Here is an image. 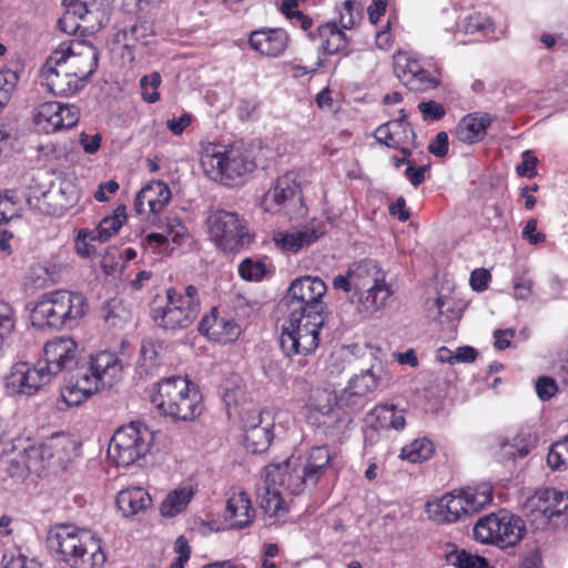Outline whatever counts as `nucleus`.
<instances>
[{
    "label": "nucleus",
    "instance_id": "nucleus-60",
    "mask_svg": "<svg viewBox=\"0 0 568 568\" xmlns=\"http://www.w3.org/2000/svg\"><path fill=\"white\" fill-rule=\"evenodd\" d=\"M417 108L425 121H438L446 114L444 105L433 100L419 102Z\"/></svg>",
    "mask_w": 568,
    "mask_h": 568
},
{
    "label": "nucleus",
    "instance_id": "nucleus-56",
    "mask_svg": "<svg viewBox=\"0 0 568 568\" xmlns=\"http://www.w3.org/2000/svg\"><path fill=\"white\" fill-rule=\"evenodd\" d=\"M241 396H243L241 388L226 389L223 394V403L231 423H236V417L241 416V410L239 409V397Z\"/></svg>",
    "mask_w": 568,
    "mask_h": 568
},
{
    "label": "nucleus",
    "instance_id": "nucleus-28",
    "mask_svg": "<svg viewBox=\"0 0 568 568\" xmlns=\"http://www.w3.org/2000/svg\"><path fill=\"white\" fill-rule=\"evenodd\" d=\"M346 29H342L341 26H337L335 22H327L321 24L316 32H308V38L314 41L316 38L322 40L321 49L325 54L333 55L339 52H344V55L347 57L348 52L346 51L351 40L345 33Z\"/></svg>",
    "mask_w": 568,
    "mask_h": 568
},
{
    "label": "nucleus",
    "instance_id": "nucleus-6",
    "mask_svg": "<svg viewBox=\"0 0 568 568\" xmlns=\"http://www.w3.org/2000/svg\"><path fill=\"white\" fill-rule=\"evenodd\" d=\"M152 403L173 422H193L203 410L202 396L197 388L182 377H169L158 384Z\"/></svg>",
    "mask_w": 568,
    "mask_h": 568
},
{
    "label": "nucleus",
    "instance_id": "nucleus-20",
    "mask_svg": "<svg viewBox=\"0 0 568 568\" xmlns=\"http://www.w3.org/2000/svg\"><path fill=\"white\" fill-rule=\"evenodd\" d=\"M171 190L162 181H152L141 189L134 200V209L140 215L156 216L170 202Z\"/></svg>",
    "mask_w": 568,
    "mask_h": 568
},
{
    "label": "nucleus",
    "instance_id": "nucleus-7",
    "mask_svg": "<svg viewBox=\"0 0 568 568\" xmlns=\"http://www.w3.org/2000/svg\"><path fill=\"white\" fill-rule=\"evenodd\" d=\"M81 293L58 290L44 294L32 310V324L39 327H73L87 312Z\"/></svg>",
    "mask_w": 568,
    "mask_h": 568
},
{
    "label": "nucleus",
    "instance_id": "nucleus-30",
    "mask_svg": "<svg viewBox=\"0 0 568 568\" xmlns=\"http://www.w3.org/2000/svg\"><path fill=\"white\" fill-rule=\"evenodd\" d=\"M116 505L124 517H132L151 507L152 498L142 487H129L119 491Z\"/></svg>",
    "mask_w": 568,
    "mask_h": 568
},
{
    "label": "nucleus",
    "instance_id": "nucleus-62",
    "mask_svg": "<svg viewBox=\"0 0 568 568\" xmlns=\"http://www.w3.org/2000/svg\"><path fill=\"white\" fill-rule=\"evenodd\" d=\"M537 158L530 150L521 154V162L517 165L516 172L519 176L534 178L537 175Z\"/></svg>",
    "mask_w": 568,
    "mask_h": 568
},
{
    "label": "nucleus",
    "instance_id": "nucleus-50",
    "mask_svg": "<svg viewBox=\"0 0 568 568\" xmlns=\"http://www.w3.org/2000/svg\"><path fill=\"white\" fill-rule=\"evenodd\" d=\"M162 82L159 72H152L150 75H143L140 79L142 99L148 103H155L160 100V92L158 91Z\"/></svg>",
    "mask_w": 568,
    "mask_h": 568
},
{
    "label": "nucleus",
    "instance_id": "nucleus-27",
    "mask_svg": "<svg viewBox=\"0 0 568 568\" xmlns=\"http://www.w3.org/2000/svg\"><path fill=\"white\" fill-rule=\"evenodd\" d=\"M255 510L248 495L241 489H232L226 500V519L234 528H246L252 525Z\"/></svg>",
    "mask_w": 568,
    "mask_h": 568
},
{
    "label": "nucleus",
    "instance_id": "nucleus-40",
    "mask_svg": "<svg viewBox=\"0 0 568 568\" xmlns=\"http://www.w3.org/2000/svg\"><path fill=\"white\" fill-rule=\"evenodd\" d=\"M60 110L61 103L57 101H50L40 104L34 114V121L37 125L41 126L47 132H54L55 125H58L60 121L57 120Z\"/></svg>",
    "mask_w": 568,
    "mask_h": 568
},
{
    "label": "nucleus",
    "instance_id": "nucleus-51",
    "mask_svg": "<svg viewBox=\"0 0 568 568\" xmlns=\"http://www.w3.org/2000/svg\"><path fill=\"white\" fill-rule=\"evenodd\" d=\"M159 366L156 346L152 342H143L140 348L139 368L145 374H153Z\"/></svg>",
    "mask_w": 568,
    "mask_h": 568
},
{
    "label": "nucleus",
    "instance_id": "nucleus-49",
    "mask_svg": "<svg viewBox=\"0 0 568 568\" xmlns=\"http://www.w3.org/2000/svg\"><path fill=\"white\" fill-rule=\"evenodd\" d=\"M515 443L503 444L501 449L504 456L509 458L526 457L530 450L535 447V439L530 436L525 437L523 434L516 436Z\"/></svg>",
    "mask_w": 568,
    "mask_h": 568
},
{
    "label": "nucleus",
    "instance_id": "nucleus-8",
    "mask_svg": "<svg viewBox=\"0 0 568 568\" xmlns=\"http://www.w3.org/2000/svg\"><path fill=\"white\" fill-rule=\"evenodd\" d=\"M525 531V521L505 509L479 518L474 526L476 540L496 545L499 548L516 546L523 539Z\"/></svg>",
    "mask_w": 568,
    "mask_h": 568
},
{
    "label": "nucleus",
    "instance_id": "nucleus-10",
    "mask_svg": "<svg viewBox=\"0 0 568 568\" xmlns=\"http://www.w3.org/2000/svg\"><path fill=\"white\" fill-rule=\"evenodd\" d=\"M206 223L212 241L223 251H237L251 243L246 222L235 212L212 211Z\"/></svg>",
    "mask_w": 568,
    "mask_h": 568
},
{
    "label": "nucleus",
    "instance_id": "nucleus-38",
    "mask_svg": "<svg viewBox=\"0 0 568 568\" xmlns=\"http://www.w3.org/2000/svg\"><path fill=\"white\" fill-rule=\"evenodd\" d=\"M422 67L420 61L409 52L398 51L394 54V72L402 83L414 77Z\"/></svg>",
    "mask_w": 568,
    "mask_h": 568
},
{
    "label": "nucleus",
    "instance_id": "nucleus-33",
    "mask_svg": "<svg viewBox=\"0 0 568 568\" xmlns=\"http://www.w3.org/2000/svg\"><path fill=\"white\" fill-rule=\"evenodd\" d=\"M194 496L191 486L179 487L168 494L161 504V514L164 517L173 518L187 507Z\"/></svg>",
    "mask_w": 568,
    "mask_h": 568
},
{
    "label": "nucleus",
    "instance_id": "nucleus-47",
    "mask_svg": "<svg viewBox=\"0 0 568 568\" xmlns=\"http://www.w3.org/2000/svg\"><path fill=\"white\" fill-rule=\"evenodd\" d=\"M160 229L165 235H168L169 241H172L178 245L182 244L189 236L187 229L176 215L166 216L165 222L160 226Z\"/></svg>",
    "mask_w": 568,
    "mask_h": 568
},
{
    "label": "nucleus",
    "instance_id": "nucleus-1",
    "mask_svg": "<svg viewBox=\"0 0 568 568\" xmlns=\"http://www.w3.org/2000/svg\"><path fill=\"white\" fill-rule=\"evenodd\" d=\"M326 284L320 277L303 276L294 280L282 303L287 317L282 325L280 344L287 357L312 354L320 343L324 324L322 301Z\"/></svg>",
    "mask_w": 568,
    "mask_h": 568
},
{
    "label": "nucleus",
    "instance_id": "nucleus-53",
    "mask_svg": "<svg viewBox=\"0 0 568 568\" xmlns=\"http://www.w3.org/2000/svg\"><path fill=\"white\" fill-rule=\"evenodd\" d=\"M8 475L16 480H24L30 473L21 452L6 460Z\"/></svg>",
    "mask_w": 568,
    "mask_h": 568
},
{
    "label": "nucleus",
    "instance_id": "nucleus-22",
    "mask_svg": "<svg viewBox=\"0 0 568 568\" xmlns=\"http://www.w3.org/2000/svg\"><path fill=\"white\" fill-rule=\"evenodd\" d=\"M379 386V381L373 369L355 375L339 394V403L345 407L362 405L364 399L373 395Z\"/></svg>",
    "mask_w": 568,
    "mask_h": 568
},
{
    "label": "nucleus",
    "instance_id": "nucleus-24",
    "mask_svg": "<svg viewBox=\"0 0 568 568\" xmlns=\"http://www.w3.org/2000/svg\"><path fill=\"white\" fill-rule=\"evenodd\" d=\"M290 37L282 28L260 29L251 32L250 47L263 55L276 58L286 50Z\"/></svg>",
    "mask_w": 568,
    "mask_h": 568
},
{
    "label": "nucleus",
    "instance_id": "nucleus-32",
    "mask_svg": "<svg viewBox=\"0 0 568 568\" xmlns=\"http://www.w3.org/2000/svg\"><path fill=\"white\" fill-rule=\"evenodd\" d=\"M459 490L464 499V506L466 507L468 516L483 510L493 501V486L488 483H481L476 486H467Z\"/></svg>",
    "mask_w": 568,
    "mask_h": 568
},
{
    "label": "nucleus",
    "instance_id": "nucleus-45",
    "mask_svg": "<svg viewBox=\"0 0 568 568\" xmlns=\"http://www.w3.org/2000/svg\"><path fill=\"white\" fill-rule=\"evenodd\" d=\"M433 444L426 438L416 439L410 445L402 448L400 458L407 459L412 463H418L427 459L433 454Z\"/></svg>",
    "mask_w": 568,
    "mask_h": 568
},
{
    "label": "nucleus",
    "instance_id": "nucleus-42",
    "mask_svg": "<svg viewBox=\"0 0 568 568\" xmlns=\"http://www.w3.org/2000/svg\"><path fill=\"white\" fill-rule=\"evenodd\" d=\"M271 271L267 268L265 258L246 257L239 265V274L245 281L258 282Z\"/></svg>",
    "mask_w": 568,
    "mask_h": 568
},
{
    "label": "nucleus",
    "instance_id": "nucleus-48",
    "mask_svg": "<svg viewBox=\"0 0 568 568\" xmlns=\"http://www.w3.org/2000/svg\"><path fill=\"white\" fill-rule=\"evenodd\" d=\"M403 84L412 91H427L439 84V78L422 67L414 77L407 79Z\"/></svg>",
    "mask_w": 568,
    "mask_h": 568
},
{
    "label": "nucleus",
    "instance_id": "nucleus-43",
    "mask_svg": "<svg viewBox=\"0 0 568 568\" xmlns=\"http://www.w3.org/2000/svg\"><path fill=\"white\" fill-rule=\"evenodd\" d=\"M44 196L54 200V212H63L78 200L74 186L71 183H61L58 190H50Z\"/></svg>",
    "mask_w": 568,
    "mask_h": 568
},
{
    "label": "nucleus",
    "instance_id": "nucleus-34",
    "mask_svg": "<svg viewBox=\"0 0 568 568\" xmlns=\"http://www.w3.org/2000/svg\"><path fill=\"white\" fill-rule=\"evenodd\" d=\"M260 507L271 517H282L287 513L281 493L272 483L265 479L264 486L258 491Z\"/></svg>",
    "mask_w": 568,
    "mask_h": 568
},
{
    "label": "nucleus",
    "instance_id": "nucleus-37",
    "mask_svg": "<svg viewBox=\"0 0 568 568\" xmlns=\"http://www.w3.org/2000/svg\"><path fill=\"white\" fill-rule=\"evenodd\" d=\"M273 439L272 428H245L244 445L253 454L267 450Z\"/></svg>",
    "mask_w": 568,
    "mask_h": 568
},
{
    "label": "nucleus",
    "instance_id": "nucleus-3",
    "mask_svg": "<svg viewBox=\"0 0 568 568\" xmlns=\"http://www.w3.org/2000/svg\"><path fill=\"white\" fill-rule=\"evenodd\" d=\"M123 374V363L115 353L102 351L90 355L87 363L77 367L61 390L62 399L78 405L100 388L112 387Z\"/></svg>",
    "mask_w": 568,
    "mask_h": 568
},
{
    "label": "nucleus",
    "instance_id": "nucleus-54",
    "mask_svg": "<svg viewBox=\"0 0 568 568\" xmlns=\"http://www.w3.org/2000/svg\"><path fill=\"white\" fill-rule=\"evenodd\" d=\"M3 568H42L41 564L34 559H29L22 555L19 550L7 551L2 556Z\"/></svg>",
    "mask_w": 568,
    "mask_h": 568
},
{
    "label": "nucleus",
    "instance_id": "nucleus-2",
    "mask_svg": "<svg viewBox=\"0 0 568 568\" xmlns=\"http://www.w3.org/2000/svg\"><path fill=\"white\" fill-rule=\"evenodd\" d=\"M333 454L326 445L314 446L305 457H290L283 463H272L264 469L266 480L300 495L314 487L331 466Z\"/></svg>",
    "mask_w": 568,
    "mask_h": 568
},
{
    "label": "nucleus",
    "instance_id": "nucleus-5",
    "mask_svg": "<svg viewBox=\"0 0 568 568\" xmlns=\"http://www.w3.org/2000/svg\"><path fill=\"white\" fill-rule=\"evenodd\" d=\"M201 311L199 290L194 285L184 287V292L168 288L164 297L156 296L151 304V318L165 331L184 329L191 326Z\"/></svg>",
    "mask_w": 568,
    "mask_h": 568
},
{
    "label": "nucleus",
    "instance_id": "nucleus-23",
    "mask_svg": "<svg viewBox=\"0 0 568 568\" xmlns=\"http://www.w3.org/2000/svg\"><path fill=\"white\" fill-rule=\"evenodd\" d=\"M44 84L48 90L60 97H71L83 89L77 75L70 73L64 67L50 64V57L42 69Z\"/></svg>",
    "mask_w": 568,
    "mask_h": 568
},
{
    "label": "nucleus",
    "instance_id": "nucleus-52",
    "mask_svg": "<svg viewBox=\"0 0 568 568\" xmlns=\"http://www.w3.org/2000/svg\"><path fill=\"white\" fill-rule=\"evenodd\" d=\"M104 320L111 326H122L129 320V312L121 305V303L112 301L104 306Z\"/></svg>",
    "mask_w": 568,
    "mask_h": 568
},
{
    "label": "nucleus",
    "instance_id": "nucleus-36",
    "mask_svg": "<svg viewBox=\"0 0 568 568\" xmlns=\"http://www.w3.org/2000/svg\"><path fill=\"white\" fill-rule=\"evenodd\" d=\"M369 426H404L405 417L403 410L396 406L384 404L376 406L368 415Z\"/></svg>",
    "mask_w": 568,
    "mask_h": 568
},
{
    "label": "nucleus",
    "instance_id": "nucleus-39",
    "mask_svg": "<svg viewBox=\"0 0 568 568\" xmlns=\"http://www.w3.org/2000/svg\"><path fill=\"white\" fill-rule=\"evenodd\" d=\"M338 23L342 29H353L363 17V6L359 1L345 0L336 7Z\"/></svg>",
    "mask_w": 568,
    "mask_h": 568
},
{
    "label": "nucleus",
    "instance_id": "nucleus-9",
    "mask_svg": "<svg viewBox=\"0 0 568 568\" xmlns=\"http://www.w3.org/2000/svg\"><path fill=\"white\" fill-rule=\"evenodd\" d=\"M201 165L210 179L232 186L237 179L254 170L255 162L246 152L231 148L223 152L207 150L201 158Z\"/></svg>",
    "mask_w": 568,
    "mask_h": 568
},
{
    "label": "nucleus",
    "instance_id": "nucleus-64",
    "mask_svg": "<svg viewBox=\"0 0 568 568\" xmlns=\"http://www.w3.org/2000/svg\"><path fill=\"white\" fill-rule=\"evenodd\" d=\"M14 312L11 305L0 300V331L11 334L14 328Z\"/></svg>",
    "mask_w": 568,
    "mask_h": 568
},
{
    "label": "nucleus",
    "instance_id": "nucleus-58",
    "mask_svg": "<svg viewBox=\"0 0 568 568\" xmlns=\"http://www.w3.org/2000/svg\"><path fill=\"white\" fill-rule=\"evenodd\" d=\"M454 565L457 568H488L486 558L465 550L456 555Z\"/></svg>",
    "mask_w": 568,
    "mask_h": 568
},
{
    "label": "nucleus",
    "instance_id": "nucleus-55",
    "mask_svg": "<svg viewBox=\"0 0 568 568\" xmlns=\"http://www.w3.org/2000/svg\"><path fill=\"white\" fill-rule=\"evenodd\" d=\"M547 464L554 470H564L568 468V454L566 448L556 442L550 446L547 455Z\"/></svg>",
    "mask_w": 568,
    "mask_h": 568
},
{
    "label": "nucleus",
    "instance_id": "nucleus-57",
    "mask_svg": "<svg viewBox=\"0 0 568 568\" xmlns=\"http://www.w3.org/2000/svg\"><path fill=\"white\" fill-rule=\"evenodd\" d=\"M80 119L79 108L74 104H63L61 103V110L58 113L59 121L58 125H55V131L61 129H69L74 126Z\"/></svg>",
    "mask_w": 568,
    "mask_h": 568
},
{
    "label": "nucleus",
    "instance_id": "nucleus-12",
    "mask_svg": "<svg viewBox=\"0 0 568 568\" xmlns=\"http://www.w3.org/2000/svg\"><path fill=\"white\" fill-rule=\"evenodd\" d=\"M151 428H116L111 437L108 453L119 466H130L143 457L154 440Z\"/></svg>",
    "mask_w": 568,
    "mask_h": 568
},
{
    "label": "nucleus",
    "instance_id": "nucleus-17",
    "mask_svg": "<svg viewBox=\"0 0 568 568\" xmlns=\"http://www.w3.org/2000/svg\"><path fill=\"white\" fill-rule=\"evenodd\" d=\"M384 280L385 274L375 261L363 260L354 263L345 275H336L333 278V287L349 294Z\"/></svg>",
    "mask_w": 568,
    "mask_h": 568
},
{
    "label": "nucleus",
    "instance_id": "nucleus-35",
    "mask_svg": "<svg viewBox=\"0 0 568 568\" xmlns=\"http://www.w3.org/2000/svg\"><path fill=\"white\" fill-rule=\"evenodd\" d=\"M152 33V28L146 21H136L130 28L120 29L114 34V42L121 43L132 54L135 43Z\"/></svg>",
    "mask_w": 568,
    "mask_h": 568
},
{
    "label": "nucleus",
    "instance_id": "nucleus-46",
    "mask_svg": "<svg viewBox=\"0 0 568 568\" xmlns=\"http://www.w3.org/2000/svg\"><path fill=\"white\" fill-rule=\"evenodd\" d=\"M393 149H398L405 144L415 145L416 133L410 124L404 120H392Z\"/></svg>",
    "mask_w": 568,
    "mask_h": 568
},
{
    "label": "nucleus",
    "instance_id": "nucleus-29",
    "mask_svg": "<svg viewBox=\"0 0 568 568\" xmlns=\"http://www.w3.org/2000/svg\"><path fill=\"white\" fill-rule=\"evenodd\" d=\"M322 234L315 225L308 224L298 230L280 232L274 240L281 248L296 253L317 241Z\"/></svg>",
    "mask_w": 568,
    "mask_h": 568
},
{
    "label": "nucleus",
    "instance_id": "nucleus-16",
    "mask_svg": "<svg viewBox=\"0 0 568 568\" xmlns=\"http://www.w3.org/2000/svg\"><path fill=\"white\" fill-rule=\"evenodd\" d=\"M79 346L71 337H57L43 347L42 365L48 373L53 377L54 375L63 372L71 371L78 366Z\"/></svg>",
    "mask_w": 568,
    "mask_h": 568
},
{
    "label": "nucleus",
    "instance_id": "nucleus-41",
    "mask_svg": "<svg viewBox=\"0 0 568 568\" xmlns=\"http://www.w3.org/2000/svg\"><path fill=\"white\" fill-rule=\"evenodd\" d=\"M334 406L345 407L339 403V395L326 389H315L310 398V408L318 412L323 416L333 412Z\"/></svg>",
    "mask_w": 568,
    "mask_h": 568
},
{
    "label": "nucleus",
    "instance_id": "nucleus-63",
    "mask_svg": "<svg viewBox=\"0 0 568 568\" xmlns=\"http://www.w3.org/2000/svg\"><path fill=\"white\" fill-rule=\"evenodd\" d=\"M67 12L71 13L77 20H81L87 23L84 29H94L95 26L92 23V18L94 16L93 11H91L88 6L83 2L77 1L73 2Z\"/></svg>",
    "mask_w": 568,
    "mask_h": 568
},
{
    "label": "nucleus",
    "instance_id": "nucleus-26",
    "mask_svg": "<svg viewBox=\"0 0 568 568\" xmlns=\"http://www.w3.org/2000/svg\"><path fill=\"white\" fill-rule=\"evenodd\" d=\"M199 331L209 338L222 344L234 342L241 334V328L234 320L219 317L215 314V310L201 320Z\"/></svg>",
    "mask_w": 568,
    "mask_h": 568
},
{
    "label": "nucleus",
    "instance_id": "nucleus-11",
    "mask_svg": "<svg viewBox=\"0 0 568 568\" xmlns=\"http://www.w3.org/2000/svg\"><path fill=\"white\" fill-rule=\"evenodd\" d=\"M99 51L89 42L72 41L68 47L61 44L50 54V64L64 67L77 75L84 88L98 68Z\"/></svg>",
    "mask_w": 568,
    "mask_h": 568
},
{
    "label": "nucleus",
    "instance_id": "nucleus-61",
    "mask_svg": "<svg viewBox=\"0 0 568 568\" xmlns=\"http://www.w3.org/2000/svg\"><path fill=\"white\" fill-rule=\"evenodd\" d=\"M174 551L176 552L175 559L171 562L169 568H184V564L190 559L191 547L184 536H179L174 544Z\"/></svg>",
    "mask_w": 568,
    "mask_h": 568
},
{
    "label": "nucleus",
    "instance_id": "nucleus-18",
    "mask_svg": "<svg viewBox=\"0 0 568 568\" xmlns=\"http://www.w3.org/2000/svg\"><path fill=\"white\" fill-rule=\"evenodd\" d=\"M425 511L430 519L439 524L456 523L468 516L459 489L428 500L425 505Z\"/></svg>",
    "mask_w": 568,
    "mask_h": 568
},
{
    "label": "nucleus",
    "instance_id": "nucleus-19",
    "mask_svg": "<svg viewBox=\"0 0 568 568\" xmlns=\"http://www.w3.org/2000/svg\"><path fill=\"white\" fill-rule=\"evenodd\" d=\"M69 438L67 435L61 433L53 434L47 442L30 445L21 450L27 466L31 474H36L40 476L42 471L47 469L50 464V460L54 456V450L58 446H63L64 443H69Z\"/></svg>",
    "mask_w": 568,
    "mask_h": 568
},
{
    "label": "nucleus",
    "instance_id": "nucleus-13",
    "mask_svg": "<svg viewBox=\"0 0 568 568\" xmlns=\"http://www.w3.org/2000/svg\"><path fill=\"white\" fill-rule=\"evenodd\" d=\"M51 375L42 362L29 364L19 362L11 366L4 377V388L9 396H33L51 381Z\"/></svg>",
    "mask_w": 568,
    "mask_h": 568
},
{
    "label": "nucleus",
    "instance_id": "nucleus-59",
    "mask_svg": "<svg viewBox=\"0 0 568 568\" xmlns=\"http://www.w3.org/2000/svg\"><path fill=\"white\" fill-rule=\"evenodd\" d=\"M29 278L34 288L45 287L53 282L49 267L42 264H36L30 268Z\"/></svg>",
    "mask_w": 568,
    "mask_h": 568
},
{
    "label": "nucleus",
    "instance_id": "nucleus-25",
    "mask_svg": "<svg viewBox=\"0 0 568 568\" xmlns=\"http://www.w3.org/2000/svg\"><path fill=\"white\" fill-rule=\"evenodd\" d=\"M493 121L494 119L489 113H469L459 120L454 130V134L462 143H477L486 136L487 129Z\"/></svg>",
    "mask_w": 568,
    "mask_h": 568
},
{
    "label": "nucleus",
    "instance_id": "nucleus-14",
    "mask_svg": "<svg viewBox=\"0 0 568 568\" xmlns=\"http://www.w3.org/2000/svg\"><path fill=\"white\" fill-rule=\"evenodd\" d=\"M262 206L266 212L292 217L302 209L301 186L293 173L280 176L264 194Z\"/></svg>",
    "mask_w": 568,
    "mask_h": 568
},
{
    "label": "nucleus",
    "instance_id": "nucleus-21",
    "mask_svg": "<svg viewBox=\"0 0 568 568\" xmlns=\"http://www.w3.org/2000/svg\"><path fill=\"white\" fill-rule=\"evenodd\" d=\"M528 506L532 511H538L548 519L567 516L568 494L555 488L539 489L529 497Z\"/></svg>",
    "mask_w": 568,
    "mask_h": 568
},
{
    "label": "nucleus",
    "instance_id": "nucleus-44",
    "mask_svg": "<svg viewBox=\"0 0 568 568\" xmlns=\"http://www.w3.org/2000/svg\"><path fill=\"white\" fill-rule=\"evenodd\" d=\"M18 216V199L14 192L6 191L0 194V234L6 236L8 234L4 226L13 217Z\"/></svg>",
    "mask_w": 568,
    "mask_h": 568
},
{
    "label": "nucleus",
    "instance_id": "nucleus-31",
    "mask_svg": "<svg viewBox=\"0 0 568 568\" xmlns=\"http://www.w3.org/2000/svg\"><path fill=\"white\" fill-rule=\"evenodd\" d=\"M125 221V206L120 205L114 210L112 215L105 216L94 230L79 231V237L89 239L91 241L105 242L120 231Z\"/></svg>",
    "mask_w": 568,
    "mask_h": 568
},
{
    "label": "nucleus",
    "instance_id": "nucleus-4",
    "mask_svg": "<svg viewBox=\"0 0 568 568\" xmlns=\"http://www.w3.org/2000/svg\"><path fill=\"white\" fill-rule=\"evenodd\" d=\"M47 544L59 556L58 559L71 568H102L106 560L100 539L92 531L73 525L52 527Z\"/></svg>",
    "mask_w": 568,
    "mask_h": 568
},
{
    "label": "nucleus",
    "instance_id": "nucleus-15",
    "mask_svg": "<svg viewBox=\"0 0 568 568\" xmlns=\"http://www.w3.org/2000/svg\"><path fill=\"white\" fill-rule=\"evenodd\" d=\"M392 293V287L385 280L349 293L347 303L353 307V321H365L383 310Z\"/></svg>",
    "mask_w": 568,
    "mask_h": 568
}]
</instances>
